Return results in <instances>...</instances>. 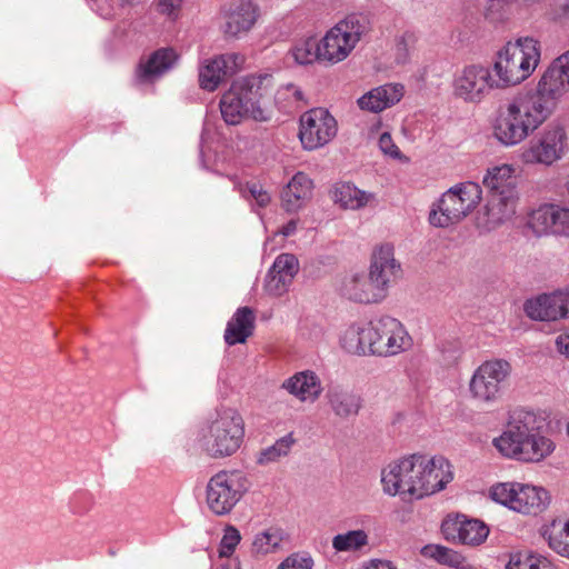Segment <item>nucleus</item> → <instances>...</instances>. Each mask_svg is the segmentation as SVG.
<instances>
[{
	"mask_svg": "<svg viewBox=\"0 0 569 569\" xmlns=\"http://www.w3.org/2000/svg\"><path fill=\"white\" fill-rule=\"evenodd\" d=\"M516 1L517 0H487V4L485 6L486 18L495 19L498 14H500L505 7Z\"/></svg>",
	"mask_w": 569,
	"mask_h": 569,
	"instance_id": "49",
	"label": "nucleus"
},
{
	"mask_svg": "<svg viewBox=\"0 0 569 569\" xmlns=\"http://www.w3.org/2000/svg\"><path fill=\"white\" fill-rule=\"evenodd\" d=\"M341 295L349 300L360 303H377L382 301L387 293L375 281L370 273L356 272L345 277Z\"/></svg>",
	"mask_w": 569,
	"mask_h": 569,
	"instance_id": "23",
	"label": "nucleus"
},
{
	"mask_svg": "<svg viewBox=\"0 0 569 569\" xmlns=\"http://www.w3.org/2000/svg\"><path fill=\"white\" fill-rule=\"evenodd\" d=\"M482 183L489 194H519L516 167L510 163L489 167Z\"/></svg>",
	"mask_w": 569,
	"mask_h": 569,
	"instance_id": "27",
	"label": "nucleus"
},
{
	"mask_svg": "<svg viewBox=\"0 0 569 569\" xmlns=\"http://www.w3.org/2000/svg\"><path fill=\"white\" fill-rule=\"evenodd\" d=\"M375 199L373 193L358 189L351 183H338L333 190V200L343 209L358 210Z\"/></svg>",
	"mask_w": 569,
	"mask_h": 569,
	"instance_id": "34",
	"label": "nucleus"
},
{
	"mask_svg": "<svg viewBox=\"0 0 569 569\" xmlns=\"http://www.w3.org/2000/svg\"><path fill=\"white\" fill-rule=\"evenodd\" d=\"M337 131V120L327 109L313 108L300 117L299 138L306 150L326 146L336 137Z\"/></svg>",
	"mask_w": 569,
	"mask_h": 569,
	"instance_id": "16",
	"label": "nucleus"
},
{
	"mask_svg": "<svg viewBox=\"0 0 569 569\" xmlns=\"http://www.w3.org/2000/svg\"><path fill=\"white\" fill-rule=\"evenodd\" d=\"M254 320L256 317L251 308H239L227 323L223 336L226 343L229 346L244 343L253 333Z\"/></svg>",
	"mask_w": 569,
	"mask_h": 569,
	"instance_id": "30",
	"label": "nucleus"
},
{
	"mask_svg": "<svg viewBox=\"0 0 569 569\" xmlns=\"http://www.w3.org/2000/svg\"><path fill=\"white\" fill-rule=\"evenodd\" d=\"M369 273L382 290L388 293L390 286L402 274L401 263L395 257V246L390 242L376 244L371 251Z\"/></svg>",
	"mask_w": 569,
	"mask_h": 569,
	"instance_id": "20",
	"label": "nucleus"
},
{
	"mask_svg": "<svg viewBox=\"0 0 569 569\" xmlns=\"http://www.w3.org/2000/svg\"><path fill=\"white\" fill-rule=\"evenodd\" d=\"M244 62L240 53L229 52L206 59L199 69L201 89L212 92L230 74H233Z\"/></svg>",
	"mask_w": 569,
	"mask_h": 569,
	"instance_id": "21",
	"label": "nucleus"
},
{
	"mask_svg": "<svg viewBox=\"0 0 569 569\" xmlns=\"http://www.w3.org/2000/svg\"><path fill=\"white\" fill-rule=\"evenodd\" d=\"M421 552L425 557L453 568H460L465 562V558L460 552L440 545H428L422 548Z\"/></svg>",
	"mask_w": 569,
	"mask_h": 569,
	"instance_id": "39",
	"label": "nucleus"
},
{
	"mask_svg": "<svg viewBox=\"0 0 569 569\" xmlns=\"http://www.w3.org/2000/svg\"><path fill=\"white\" fill-rule=\"evenodd\" d=\"M552 113L531 91L518 93L498 109L493 136L502 146L515 147L539 129Z\"/></svg>",
	"mask_w": 569,
	"mask_h": 569,
	"instance_id": "3",
	"label": "nucleus"
},
{
	"mask_svg": "<svg viewBox=\"0 0 569 569\" xmlns=\"http://www.w3.org/2000/svg\"><path fill=\"white\" fill-rule=\"evenodd\" d=\"M569 152V137L560 122H550L519 150V160L526 166L551 167Z\"/></svg>",
	"mask_w": 569,
	"mask_h": 569,
	"instance_id": "9",
	"label": "nucleus"
},
{
	"mask_svg": "<svg viewBox=\"0 0 569 569\" xmlns=\"http://www.w3.org/2000/svg\"><path fill=\"white\" fill-rule=\"evenodd\" d=\"M295 61L299 64H308L316 60L320 61V40L313 38L301 40L291 50Z\"/></svg>",
	"mask_w": 569,
	"mask_h": 569,
	"instance_id": "41",
	"label": "nucleus"
},
{
	"mask_svg": "<svg viewBox=\"0 0 569 569\" xmlns=\"http://www.w3.org/2000/svg\"><path fill=\"white\" fill-rule=\"evenodd\" d=\"M217 569H240L239 561L237 559H227Z\"/></svg>",
	"mask_w": 569,
	"mask_h": 569,
	"instance_id": "56",
	"label": "nucleus"
},
{
	"mask_svg": "<svg viewBox=\"0 0 569 569\" xmlns=\"http://www.w3.org/2000/svg\"><path fill=\"white\" fill-rule=\"evenodd\" d=\"M511 363L502 358H492L481 362L469 381L470 397L480 403L497 402L510 378Z\"/></svg>",
	"mask_w": 569,
	"mask_h": 569,
	"instance_id": "12",
	"label": "nucleus"
},
{
	"mask_svg": "<svg viewBox=\"0 0 569 569\" xmlns=\"http://www.w3.org/2000/svg\"><path fill=\"white\" fill-rule=\"evenodd\" d=\"M260 17V8L251 0H233L222 9L223 32L229 37L248 33Z\"/></svg>",
	"mask_w": 569,
	"mask_h": 569,
	"instance_id": "22",
	"label": "nucleus"
},
{
	"mask_svg": "<svg viewBox=\"0 0 569 569\" xmlns=\"http://www.w3.org/2000/svg\"><path fill=\"white\" fill-rule=\"evenodd\" d=\"M370 355L391 357L407 351L412 338L396 318L382 316L370 321Z\"/></svg>",
	"mask_w": 569,
	"mask_h": 569,
	"instance_id": "14",
	"label": "nucleus"
},
{
	"mask_svg": "<svg viewBox=\"0 0 569 569\" xmlns=\"http://www.w3.org/2000/svg\"><path fill=\"white\" fill-rule=\"evenodd\" d=\"M315 561L308 553H292L288 556L277 569H313Z\"/></svg>",
	"mask_w": 569,
	"mask_h": 569,
	"instance_id": "46",
	"label": "nucleus"
},
{
	"mask_svg": "<svg viewBox=\"0 0 569 569\" xmlns=\"http://www.w3.org/2000/svg\"><path fill=\"white\" fill-rule=\"evenodd\" d=\"M528 227L536 236L569 238V206L546 203L533 210Z\"/></svg>",
	"mask_w": 569,
	"mask_h": 569,
	"instance_id": "17",
	"label": "nucleus"
},
{
	"mask_svg": "<svg viewBox=\"0 0 569 569\" xmlns=\"http://www.w3.org/2000/svg\"><path fill=\"white\" fill-rule=\"evenodd\" d=\"M327 399L333 413L342 419L357 416L361 408V399L358 395L339 387L330 388Z\"/></svg>",
	"mask_w": 569,
	"mask_h": 569,
	"instance_id": "33",
	"label": "nucleus"
},
{
	"mask_svg": "<svg viewBox=\"0 0 569 569\" xmlns=\"http://www.w3.org/2000/svg\"><path fill=\"white\" fill-rule=\"evenodd\" d=\"M418 41V34L412 30H406L396 39V61L405 64L409 61L411 52L415 50Z\"/></svg>",
	"mask_w": 569,
	"mask_h": 569,
	"instance_id": "42",
	"label": "nucleus"
},
{
	"mask_svg": "<svg viewBox=\"0 0 569 569\" xmlns=\"http://www.w3.org/2000/svg\"><path fill=\"white\" fill-rule=\"evenodd\" d=\"M553 17L556 19H569V0H565L556 6Z\"/></svg>",
	"mask_w": 569,
	"mask_h": 569,
	"instance_id": "53",
	"label": "nucleus"
},
{
	"mask_svg": "<svg viewBox=\"0 0 569 569\" xmlns=\"http://www.w3.org/2000/svg\"><path fill=\"white\" fill-rule=\"evenodd\" d=\"M234 189L243 199L254 202L260 208L267 207L271 201L270 193L257 181H249L246 184L236 182Z\"/></svg>",
	"mask_w": 569,
	"mask_h": 569,
	"instance_id": "40",
	"label": "nucleus"
},
{
	"mask_svg": "<svg viewBox=\"0 0 569 569\" xmlns=\"http://www.w3.org/2000/svg\"><path fill=\"white\" fill-rule=\"evenodd\" d=\"M380 476L386 495L420 500L443 490L453 480V469L443 456L413 453L389 462Z\"/></svg>",
	"mask_w": 569,
	"mask_h": 569,
	"instance_id": "1",
	"label": "nucleus"
},
{
	"mask_svg": "<svg viewBox=\"0 0 569 569\" xmlns=\"http://www.w3.org/2000/svg\"><path fill=\"white\" fill-rule=\"evenodd\" d=\"M281 542V536L277 530H267L258 533L253 540V548L259 553L274 551Z\"/></svg>",
	"mask_w": 569,
	"mask_h": 569,
	"instance_id": "44",
	"label": "nucleus"
},
{
	"mask_svg": "<svg viewBox=\"0 0 569 569\" xmlns=\"http://www.w3.org/2000/svg\"><path fill=\"white\" fill-rule=\"evenodd\" d=\"M270 86L271 77L268 74H252L234 81L219 102L224 122L237 126L249 118L267 121L269 113L263 100Z\"/></svg>",
	"mask_w": 569,
	"mask_h": 569,
	"instance_id": "4",
	"label": "nucleus"
},
{
	"mask_svg": "<svg viewBox=\"0 0 569 569\" xmlns=\"http://www.w3.org/2000/svg\"><path fill=\"white\" fill-rule=\"evenodd\" d=\"M140 0H122L123 3L126 4H134V3H138Z\"/></svg>",
	"mask_w": 569,
	"mask_h": 569,
	"instance_id": "57",
	"label": "nucleus"
},
{
	"mask_svg": "<svg viewBox=\"0 0 569 569\" xmlns=\"http://www.w3.org/2000/svg\"><path fill=\"white\" fill-rule=\"evenodd\" d=\"M361 569H397L392 562L381 559H371L362 565Z\"/></svg>",
	"mask_w": 569,
	"mask_h": 569,
	"instance_id": "52",
	"label": "nucleus"
},
{
	"mask_svg": "<svg viewBox=\"0 0 569 569\" xmlns=\"http://www.w3.org/2000/svg\"><path fill=\"white\" fill-rule=\"evenodd\" d=\"M482 199L481 187L463 182L447 190L429 212V223L436 228H449L462 221Z\"/></svg>",
	"mask_w": 569,
	"mask_h": 569,
	"instance_id": "7",
	"label": "nucleus"
},
{
	"mask_svg": "<svg viewBox=\"0 0 569 569\" xmlns=\"http://www.w3.org/2000/svg\"><path fill=\"white\" fill-rule=\"evenodd\" d=\"M250 482L239 470H222L212 476L207 485V502L219 516L229 513L249 490Z\"/></svg>",
	"mask_w": 569,
	"mask_h": 569,
	"instance_id": "13",
	"label": "nucleus"
},
{
	"mask_svg": "<svg viewBox=\"0 0 569 569\" xmlns=\"http://www.w3.org/2000/svg\"><path fill=\"white\" fill-rule=\"evenodd\" d=\"M369 542L368 535L362 529L350 530L332 538V548L337 552H356Z\"/></svg>",
	"mask_w": 569,
	"mask_h": 569,
	"instance_id": "36",
	"label": "nucleus"
},
{
	"mask_svg": "<svg viewBox=\"0 0 569 569\" xmlns=\"http://www.w3.org/2000/svg\"><path fill=\"white\" fill-rule=\"evenodd\" d=\"M378 146L385 156L398 160H401L403 158L400 149L393 142L389 132L381 133V136L379 137Z\"/></svg>",
	"mask_w": 569,
	"mask_h": 569,
	"instance_id": "48",
	"label": "nucleus"
},
{
	"mask_svg": "<svg viewBox=\"0 0 569 569\" xmlns=\"http://www.w3.org/2000/svg\"><path fill=\"white\" fill-rule=\"evenodd\" d=\"M297 226H298V221L292 219L282 227V229L280 230V233L283 237L292 236L297 231Z\"/></svg>",
	"mask_w": 569,
	"mask_h": 569,
	"instance_id": "54",
	"label": "nucleus"
},
{
	"mask_svg": "<svg viewBox=\"0 0 569 569\" xmlns=\"http://www.w3.org/2000/svg\"><path fill=\"white\" fill-rule=\"evenodd\" d=\"M183 0H159L157 11L170 21H176L181 13Z\"/></svg>",
	"mask_w": 569,
	"mask_h": 569,
	"instance_id": "47",
	"label": "nucleus"
},
{
	"mask_svg": "<svg viewBox=\"0 0 569 569\" xmlns=\"http://www.w3.org/2000/svg\"><path fill=\"white\" fill-rule=\"evenodd\" d=\"M241 540L239 530L233 526H227L223 530V536L219 546V557L221 559H231V555L234 552L237 546Z\"/></svg>",
	"mask_w": 569,
	"mask_h": 569,
	"instance_id": "45",
	"label": "nucleus"
},
{
	"mask_svg": "<svg viewBox=\"0 0 569 569\" xmlns=\"http://www.w3.org/2000/svg\"><path fill=\"white\" fill-rule=\"evenodd\" d=\"M405 94V87L400 83H386L371 89L358 99L361 110L381 112L398 103Z\"/></svg>",
	"mask_w": 569,
	"mask_h": 569,
	"instance_id": "26",
	"label": "nucleus"
},
{
	"mask_svg": "<svg viewBox=\"0 0 569 569\" xmlns=\"http://www.w3.org/2000/svg\"><path fill=\"white\" fill-rule=\"evenodd\" d=\"M506 569H558L547 557L530 553L517 552L511 555Z\"/></svg>",
	"mask_w": 569,
	"mask_h": 569,
	"instance_id": "38",
	"label": "nucleus"
},
{
	"mask_svg": "<svg viewBox=\"0 0 569 569\" xmlns=\"http://www.w3.org/2000/svg\"><path fill=\"white\" fill-rule=\"evenodd\" d=\"M276 102L284 110L298 108L303 100L301 90L295 84H287L278 89Z\"/></svg>",
	"mask_w": 569,
	"mask_h": 569,
	"instance_id": "43",
	"label": "nucleus"
},
{
	"mask_svg": "<svg viewBox=\"0 0 569 569\" xmlns=\"http://www.w3.org/2000/svg\"><path fill=\"white\" fill-rule=\"evenodd\" d=\"M179 54L173 48H160L142 58L137 68V78L142 83H152L170 71Z\"/></svg>",
	"mask_w": 569,
	"mask_h": 569,
	"instance_id": "24",
	"label": "nucleus"
},
{
	"mask_svg": "<svg viewBox=\"0 0 569 569\" xmlns=\"http://www.w3.org/2000/svg\"><path fill=\"white\" fill-rule=\"evenodd\" d=\"M555 348L558 355L569 359V328H566L556 336Z\"/></svg>",
	"mask_w": 569,
	"mask_h": 569,
	"instance_id": "50",
	"label": "nucleus"
},
{
	"mask_svg": "<svg viewBox=\"0 0 569 569\" xmlns=\"http://www.w3.org/2000/svg\"><path fill=\"white\" fill-rule=\"evenodd\" d=\"M489 495L493 501L522 515L540 513L550 499L545 488L517 481L497 483Z\"/></svg>",
	"mask_w": 569,
	"mask_h": 569,
	"instance_id": "11",
	"label": "nucleus"
},
{
	"mask_svg": "<svg viewBox=\"0 0 569 569\" xmlns=\"http://www.w3.org/2000/svg\"><path fill=\"white\" fill-rule=\"evenodd\" d=\"M369 30L366 16L349 14L340 20L320 39V61L336 64L346 60Z\"/></svg>",
	"mask_w": 569,
	"mask_h": 569,
	"instance_id": "8",
	"label": "nucleus"
},
{
	"mask_svg": "<svg viewBox=\"0 0 569 569\" xmlns=\"http://www.w3.org/2000/svg\"><path fill=\"white\" fill-rule=\"evenodd\" d=\"M244 438V421L241 415L231 408L216 412L198 431V448L212 459L233 456Z\"/></svg>",
	"mask_w": 569,
	"mask_h": 569,
	"instance_id": "6",
	"label": "nucleus"
},
{
	"mask_svg": "<svg viewBox=\"0 0 569 569\" xmlns=\"http://www.w3.org/2000/svg\"><path fill=\"white\" fill-rule=\"evenodd\" d=\"M558 291L542 293L525 303V312L532 320H563Z\"/></svg>",
	"mask_w": 569,
	"mask_h": 569,
	"instance_id": "29",
	"label": "nucleus"
},
{
	"mask_svg": "<svg viewBox=\"0 0 569 569\" xmlns=\"http://www.w3.org/2000/svg\"><path fill=\"white\" fill-rule=\"evenodd\" d=\"M295 442L296 439L293 438L292 432L281 437L272 446H269L259 452L257 463L260 466H267L287 457Z\"/></svg>",
	"mask_w": 569,
	"mask_h": 569,
	"instance_id": "37",
	"label": "nucleus"
},
{
	"mask_svg": "<svg viewBox=\"0 0 569 569\" xmlns=\"http://www.w3.org/2000/svg\"><path fill=\"white\" fill-rule=\"evenodd\" d=\"M282 388L302 402H315L322 393V383L311 370L295 373L283 381Z\"/></svg>",
	"mask_w": 569,
	"mask_h": 569,
	"instance_id": "28",
	"label": "nucleus"
},
{
	"mask_svg": "<svg viewBox=\"0 0 569 569\" xmlns=\"http://www.w3.org/2000/svg\"><path fill=\"white\" fill-rule=\"evenodd\" d=\"M370 321L367 323L351 325L341 336V347L352 355H370Z\"/></svg>",
	"mask_w": 569,
	"mask_h": 569,
	"instance_id": "32",
	"label": "nucleus"
},
{
	"mask_svg": "<svg viewBox=\"0 0 569 569\" xmlns=\"http://www.w3.org/2000/svg\"><path fill=\"white\" fill-rule=\"evenodd\" d=\"M519 194H489L483 211L476 218L477 228L490 232L510 221L517 212Z\"/></svg>",
	"mask_w": 569,
	"mask_h": 569,
	"instance_id": "19",
	"label": "nucleus"
},
{
	"mask_svg": "<svg viewBox=\"0 0 569 569\" xmlns=\"http://www.w3.org/2000/svg\"><path fill=\"white\" fill-rule=\"evenodd\" d=\"M441 532L447 541L479 546L487 539L489 528L485 522L465 515H448L441 523Z\"/></svg>",
	"mask_w": 569,
	"mask_h": 569,
	"instance_id": "18",
	"label": "nucleus"
},
{
	"mask_svg": "<svg viewBox=\"0 0 569 569\" xmlns=\"http://www.w3.org/2000/svg\"><path fill=\"white\" fill-rule=\"evenodd\" d=\"M541 43L533 37L507 41L492 56L491 68L502 89L521 84L529 79L541 61Z\"/></svg>",
	"mask_w": 569,
	"mask_h": 569,
	"instance_id": "5",
	"label": "nucleus"
},
{
	"mask_svg": "<svg viewBox=\"0 0 569 569\" xmlns=\"http://www.w3.org/2000/svg\"><path fill=\"white\" fill-rule=\"evenodd\" d=\"M96 10L104 19H110V18H112L114 16V9L112 7H106L104 8L101 4H97Z\"/></svg>",
	"mask_w": 569,
	"mask_h": 569,
	"instance_id": "55",
	"label": "nucleus"
},
{
	"mask_svg": "<svg viewBox=\"0 0 569 569\" xmlns=\"http://www.w3.org/2000/svg\"><path fill=\"white\" fill-rule=\"evenodd\" d=\"M298 270V259L293 254L282 253L278 256L267 274L266 291L274 297L282 296L287 292Z\"/></svg>",
	"mask_w": 569,
	"mask_h": 569,
	"instance_id": "25",
	"label": "nucleus"
},
{
	"mask_svg": "<svg viewBox=\"0 0 569 569\" xmlns=\"http://www.w3.org/2000/svg\"><path fill=\"white\" fill-rule=\"evenodd\" d=\"M530 91L555 112L559 100L569 92V50L550 62Z\"/></svg>",
	"mask_w": 569,
	"mask_h": 569,
	"instance_id": "15",
	"label": "nucleus"
},
{
	"mask_svg": "<svg viewBox=\"0 0 569 569\" xmlns=\"http://www.w3.org/2000/svg\"><path fill=\"white\" fill-rule=\"evenodd\" d=\"M491 66L481 62L465 64L452 77L453 96L470 104L483 102L493 90H502Z\"/></svg>",
	"mask_w": 569,
	"mask_h": 569,
	"instance_id": "10",
	"label": "nucleus"
},
{
	"mask_svg": "<svg viewBox=\"0 0 569 569\" xmlns=\"http://www.w3.org/2000/svg\"><path fill=\"white\" fill-rule=\"evenodd\" d=\"M547 426L542 413L525 408L515 409L505 431L493 439L495 448L507 458L523 462H540L556 448L543 433Z\"/></svg>",
	"mask_w": 569,
	"mask_h": 569,
	"instance_id": "2",
	"label": "nucleus"
},
{
	"mask_svg": "<svg viewBox=\"0 0 569 569\" xmlns=\"http://www.w3.org/2000/svg\"><path fill=\"white\" fill-rule=\"evenodd\" d=\"M318 335H319L320 337H322V335H323L322 329H319Z\"/></svg>",
	"mask_w": 569,
	"mask_h": 569,
	"instance_id": "59",
	"label": "nucleus"
},
{
	"mask_svg": "<svg viewBox=\"0 0 569 569\" xmlns=\"http://www.w3.org/2000/svg\"><path fill=\"white\" fill-rule=\"evenodd\" d=\"M559 300H560V307L563 320L569 319V287H566L563 289H558Z\"/></svg>",
	"mask_w": 569,
	"mask_h": 569,
	"instance_id": "51",
	"label": "nucleus"
},
{
	"mask_svg": "<svg viewBox=\"0 0 569 569\" xmlns=\"http://www.w3.org/2000/svg\"><path fill=\"white\" fill-rule=\"evenodd\" d=\"M548 546L561 557L569 558V520L556 519L542 530Z\"/></svg>",
	"mask_w": 569,
	"mask_h": 569,
	"instance_id": "35",
	"label": "nucleus"
},
{
	"mask_svg": "<svg viewBox=\"0 0 569 569\" xmlns=\"http://www.w3.org/2000/svg\"><path fill=\"white\" fill-rule=\"evenodd\" d=\"M565 189H566V191H567V193H568V196H569V176H568V178H567V180H566Z\"/></svg>",
	"mask_w": 569,
	"mask_h": 569,
	"instance_id": "58",
	"label": "nucleus"
},
{
	"mask_svg": "<svg viewBox=\"0 0 569 569\" xmlns=\"http://www.w3.org/2000/svg\"><path fill=\"white\" fill-rule=\"evenodd\" d=\"M312 181L303 172H297L282 191V202L288 211L300 209L310 198Z\"/></svg>",
	"mask_w": 569,
	"mask_h": 569,
	"instance_id": "31",
	"label": "nucleus"
}]
</instances>
